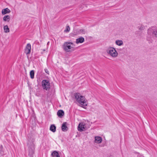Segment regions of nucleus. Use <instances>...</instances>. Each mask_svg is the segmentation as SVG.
<instances>
[{
	"label": "nucleus",
	"mask_w": 157,
	"mask_h": 157,
	"mask_svg": "<svg viewBox=\"0 0 157 157\" xmlns=\"http://www.w3.org/2000/svg\"><path fill=\"white\" fill-rule=\"evenodd\" d=\"M147 39L148 41H151L153 37L157 38V27L152 26L147 30Z\"/></svg>",
	"instance_id": "nucleus-1"
},
{
	"label": "nucleus",
	"mask_w": 157,
	"mask_h": 157,
	"mask_svg": "<svg viewBox=\"0 0 157 157\" xmlns=\"http://www.w3.org/2000/svg\"><path fill=\"white\" fill-rule=\"evenodd\" d=\"M76 101L82 106H85L87 105L86 100L85 97L81 95L79 93H76L74 94Z\"/></svg>",
	"instance_id": "nucleus-2"
},
{
	"label": "nucleus",
	"mask_w": 157,
	"mask_h": 157,
	"mask_svg": "<svg viewBox=\"0 0 157 157\" xmlns=\"http://www.w3.org/2000/svg\"><path fill=\"white\" fill-rule=\"evenodd\" d=\"M63 50L67 52H71L75 50L73 44L70 42H65L63 45Z\"/></svg>",
	"instance_id": "nucleus-3"
},
{
	"label": "nucleus",
	"mask_w": 157,
	"mask_h": 157,
	"mask_svg": "<svg viewBox=\"0 0 157 157\" xmlns=\"http://www.w3.org/2000/svg\"><path fill=\"white\" fill-rule=\"evenodd\" d=\"M107 53L113 58H116L118 56V53L115 48L109 47L106 50Z\"/></svg>",
	"instance_id": "nucleus-4"
},
{
	"label": "nucleus",
	"mask_w": 157,
	"mask_h": 157,
	"mask_svg": "<svg viewBox=\"0 0 157 157\" xmlns=\"http://www.w3.org/2000/svg\"><path fill=\"white\" fill-rule=\"evenodd\" d=\"M42 84L43 89L44 90H47L48 88H49V82L46 80H43L42 82Z\"/></svg>",
	"instance_id": "nucleus-5"
},
{
	"label": "nucleus",
	"mask_w": 157,
	"mask_h": 157,
	"mask_svg": "<svg viewBox=\"0 0 157 157\" xmlns=\"http://www.w3.org/2000/svg\"><path fill=\"white\" fill-rule=\"evenodd\" d=\"M31 49V45L30 44H28L26 46L25 52L26 54H29L30 52Z\"/></svg>",
	"instance_id": "nucleus-6"
},
{
	"label": "nucleus",
	"mask_w": 157,
	"mask_h": 157,
	"mask_svg": "<svg viewBox=\"0 0 157 157\" xmlns=\"http://www.w3.org/2000/svg\"><path fill=\"white\" fill-rule=\"evenodd\" d=\"M86 128V127L85 124H83V123H80L78 125V129L79 131L81 132L84 131Z\"/></svg>",
	"instance_id": "nucleus-7"
},
{
	"label": "nucleus",
	"mask_w": 157,
	"mask_h": 157,
	"mask_svg": "<svg viewBox=\"0 0 157 157\" xmlns=\"http://www.w3.org/2000/svg\"><path fill=\"white\" fill-rule=\"evenodd\" d=\"M102 141V139L101 137L98 136H95V142L98 144L101 143Z\"/></svg>",
	"instance_id": "nucleus-8"
},
{
	"label": "nucleus",
	"mask_w": 157,
	"mask_h": 157,
	"mask_svg": "<svg viewBox=\"0 0 157 157\" xmlns=\"http://www.w3.org/2000/svg\"><path fill=\"white\" fill-rule=\"evenodd\" d=\"M84 38L82 37H80L76 39V43L77 44L79 43H82L84 42Z\"/></svg>",
	"instance_id": "nucleus-9"
},
{
	"label": "nucleus",
	"mask_w": 157,
	"mask_h": 157,
	"mask_svg": "<svg viewBox=\"0 0 157 157\" xmlns=\"http://www.w3.org/2000/svg\"><path fill=\"white\" fill-rule=\"evenodd\" d=\"M10 10L8 8H6L3 9L2 11V15H5L7 13H9L10 12Z\"/></svg>",
	"instance_id": "nucleus-10"
},
{
	"label": "nucleus",
	"mask_w": 157,
	"mask_h": 157,
	"mask_svg": "<svg viewBox=\"0 0 157 157\" xmlns=\"http://www.w3.org/2000/svg\"><path fill=\"white\" fill-rule=\"evenodd\" d=\"M115 43L117 45L120 46H122L123 44V41L121 40H116Z\"/></svg>",
	"instance_id": "nucleus-11"
},
{
	"label": "nucleus",
	"mask_w": 157,
	"mask_h": 157,
	"mask_svg": "<svg viewBox=\"0 0 157 157\" xmlns=\"http://www.w3.org/2000/svg\"><path fill=\"white\" fill-rule=\"evenodd\" d=\"M64 112L62 110H59L57 113V114L59 117H62L64 115Z\"/></svg>",
	"instance_id": "nucleus-12"
},
{
	"label": "nucleus",
	"mask_w": 157,
	"mask_h": 157,
	"mask_svg": "<svg viewBox=\"0 0 157 157\" xmlns=\"http://www.w3.org/2000/svg\"><path fill=\"white\" fill-rule=\"evenodd\" d=\"M10 17L9 15L5 16L3 17V20L5 21L9 22L10 20Z\"/></svg>",
	"instance_id": "nucleus-13"
},
{
	"label": "nucleus",
	"mask_w": 157,
	"mask_h": 157,
	"mask_svg": "<svg viewBox=\"0 0 157 157\" xmlns=\"http://www.w3.org/2000/svg\"><path fill=\"white\" fill-rule=\"evenodd\" d=\"M52 157H60L58 153L56 151H54L52 152Z\"/></svg>",
	"instance_id": "nucleus-14"
},
{
	"label": "nucleus",
	"mask_w": 157,
	"mask_h": 157,
	"mask_svg": "<svg viewBox=\"0 0 157 157\" xmlns=\"http://www.w3.org/2000/svg\"><path fill=\"white\" fill-rule=\"evenodd\" d=\"M3 29L4 32L8 33L10 32V29L7 25H6L4 26Z\"/></svg>",
	"instance_id": "nucleus-15"
},
{
	"label": "nucleus",
	"mask_w": 157,
	"mask_h": 157,
	"mask_svg": "<svg viewBox=\"0 0 157 157\" xmlns=\"http://www.w3.org/2000/svg\"><path fill=\"white\" fill-rule=\"evenodd\" d=\"M50 130L54 132L56 131V127L54 124H52L50 127Z\"/></svg>",
	"instance_id": "nucleus-16"
},
{
	"label": "nucleus",
	"mask_w": 157,
	"mask_h": 157,
	"mask_svg": "<svg viewBox=\"0 0 157 157\" xmlns=\"http://www.w3.org/2000/svg\"><path fill=\"white\" fill-rule=\"evenodd\" d=\"M67 126L66 124V123H63L62 126V129L63 131H67Z\"/></svg>",
	"instance_id": "nucleus-17"
},
{
	"label": "nucleus",
	"mask_w": 157,
	"mask_h": 157,
	"mask_svg": "<svg viewBox=\"0 0 157 157\" xmlns=\"http://www.w3.org/2000/svg\"><path fill=\"white\" fill-rule=\"evenodd\" d=\"M78 33L80 34H85L87 33V32L86 30L84 29H81L79 30Z\"/></svg>",
	"instance_id": "nucleus-18"
},
{
	"label": "nucleus",
	"mask_w": 157,
	"mask_h": 157,
	"mask_svg": "<svg viewBox=\"0 0 157 157\" xmlns=\"http://www.w3.org/2000/svg\"><path fill=\"white\" fill-rule=\"evenodd\" d=\"M34 72L33 70H32L30 71V75L31 78H34Z\"/></svg>",
	"instance_id": "nucleus-19"
},
{
	"label": "nucleus",
	"mask_w": 157,
	"mask_h": 157,
	"mask_svg": "<svg viewBox=\"0 0 157 157\" xmlns=\"http://www.w3.org/2000/svg\"><path fill=\"white\" fill-rule=\"evenodd\" d=\"M138 29L140 30H143L145 29V27L143 25H141L138 27Z\"/></svg>",
	"instance_id": "nucleus-20"
},
{
	"label": "nucleus",
	"mask_w": 157,
	"mask_h": 157,
	"mask_svg": "<svg viewBox=\"0 0 157 157\" xmlns=\"http://www.w3.org/2000/svg\"><path fill=\"white\" fill-rule=\"evenodd\" d=\"M70 28L69 26L66 27V29L64 30L65 32H69L70 30Z\"/></svg>",
	"instance_id": "nucleus-21"
},
{
	"label": "nucleus",
	"mask_w": 157,
	"mask_h": 157,
	"mask_svg": "<svg viewBox=\"0 0 157 157\" xmlns=\"http://www.w3.org/2000/svg\"><path fill=\"white\" fill-rule=\"evenodd\" d=\"M0 153L2 155H3L4 154V152L2 149V148L0 150Z\"/></svg>",
	"instance_id": "nucleus-22"
},
{
	"label": "nucleus",
	"mask_w": 157,
	"mask_h": 157,
	"mask_svg": "<svg viewBox=\"0 0 157 157\" xmlns=\"http://www.w3.org/2000/svg\"><path fill=\"white\" fill-rule=\"evenodd\" d=\"M45 71L46 73H47L48 74V71L47 69H45Z\"/></svg>",
	"instance_id": "nucleus-23"
},
{
	"label": "nucleus",
	"mask_w": 157,
	"mask_h": 157,
	"mask_svg": "<svg viewBox=\"0 0 157 157\" xmlns=\"http://www.w3.org/2000/svg\"><path fill=\"white\" fill-rule=\"evenodd\" d=\"M140 157H143V156H140Z\"/></svg>",
	"instance_id": "nucleus-24"
},
{
	"label": "nucleus",
	"mask_w": 157,
	"mask_h": 157,
	"mask_svg": "<svg viewBox=\"0 0 157 157\" xmlns=\"http://www.w3.org/2000/svg\"><path fill=\"white\" fill-rule=\"evenodd\" d=\"M113 157L111 156H109V157Z\"/></svg>",
	"instance_id": "nucleus-25"
}]
</instances>
